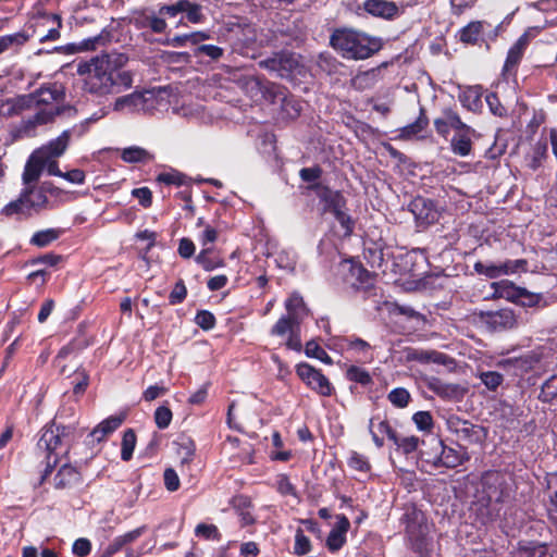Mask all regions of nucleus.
Returning a JSON list of instances; mask_svg holds the SVG:
<instances>
[{
	"instance_id": "39",
	"label": "nucleus",
	"mask_w": 557,
	"mask_h": 557,
	"mask_svg": "<svg viewBox=\"0 0 557 557\" xmlns=\"http://www.w3.org/2000/svg\"><path fill=\"white\" fill-rule=\"evenodd\" d=\"M135 445H136V435H135L134 431L129 429L124 432L123 440H122L121 458L124 461H128L132 458Z\"/></svg>"
},
{
	"instance_id": "5",
	"label": "nucleus",
	"mask_w": 557,
	"mask_h": 557,
	"mask_svg": "<svg viewBox=\"0 0 557 557\" xmlns=\"http://www.w3.org/2000/svg\"><path fill=\"white\" fill-rule=\"evenodd\" d=\"M311 189L315 190L318 197L325 202V209L331 211L345 231V235H350L354 228L351 218L343 210L344 198L338 191H333L330 188L320 184L312 185Z\"/></svg>"
},
{
	"instance_id": "23",
	"label": "nucleus",
	"mask_w": 557,
	"mask_h": 557,
	"mask_svg": "<svg viewBox=\"0 0 557 557\" xmlns=\"http://www.w3.org/2000/svg\"><path fill=\"white\" fill-rule=\"evenodd\" d=\"M78 481V471L70 465H63L53 478V485L58 490H63L73 486Z\"/></svg>"
},
{
	"instance_id": "8",
	"label": "nucleus",
	"mask_w": 557,
	"mask_h": 557,
	"mask_svg": "<svg viewBox=\"0 0 557 557\" xmlns=\"http://www.w3.org/2000/svg\"><path fill=\"white\" fill-rule=\"evenodd\" d=\"M297 375L312 389L323 396L331 395L333 387L325 375L308 363H300L296 369Z\"/></svg>"
},
{
	"instance_id": "61",
	"label": "nucleus",
	"mask_w": 557,
	"mask_h": 557,
	"mask_svg": "<svg viewBox=\"0 0 557 557\" xmlns=\"http://www.w3.org/2000/svg\"><path fill=\"white\" fill-rule=\"evenodd\" d=\"M197 54H205L212 60H218L223 55V49L214 45H201L197 48Z\"/></svg>"
},
{
	"instance_id": "11",
	"label": "nucleus",
	"mask_w": 557,
	"mask_h": 557,
	"mask_svg": "<svg viewBox=\"0 0 557 557\" xmlns=\"http://www.w3.org/2000/svg\"><path fill=\"white\" fill-rule=\"evenodd\" d=\"M482 318L487 327L493 331L511 330L518 325L515 312L508 308L485 312Z\"/></svg>"
},
{
	"instance_id": "48",
	"label": "nucleus",
	"mask_w": 557,
	"mask_h": 557,
	"mask_svg": "<svg viewBox=\"0 0 557 557\" xmlns=\"http://www.w3.org/2000/svg\"><path fill=\"white\" fill-rule=\"evenodd\" d=\"M428 125V121L425 117H419L416 122L405 126L401 128V137L403 138H411L416 136L417 134L421 133L425 126Z\"/></svg>"
},
{
	"instance_id": "31",
	"label": "nucleus",
	"mask_w": 557,
	"mask_h": 557,
	"mask_svg": "<svg viewBox=\"0 0 557 557\" xmlns=\"http://www.w3.org/2000/svg\"><path fill=\"white\" fill-rule=\"evenodd\" d=\"M61 234L62 231L59 228H47L38 231L32 236L30 244L40 248L47 247L52 242L57 240Z\"/></svg>"
},
{
	"instance_id": "4",
	"label": "nucleus",
	"mask_w": 557,
	"mask_h": 557,
	"mask_svg": "<svg viewBox=\"0 0 557 557\" xmlns=\"http://www.w3.org/2000/svg\"><path fill=\"white\" fill-rule=\"evenodd\" d=\"M331 46L348 60H364L382 48L379 38L352 28L335 29L330 38Z\"/></svg>"
},
{
	"instance_id": "51",
	"label": "nucleus",
	"mask_w": 557,
	"mask_h": 557,
	"mask_svg": "<svg viewBox=\"0 0 557 557\" xmlns=\"http://www.w3.org/2000/svg\"><path fill=\"white\" fill-rule=\"evenodd\" d=\"M521 295H519V298L517 299L516 304H519L523 307H534L537 306L543 296L542 294L531 293L528 289L521 287Z\"/></svg>"
},
{
	"instance_id": "44",
	"label": "nucleus",
	"mask_w": 557,
	"mask_h": 557,
	"mask_svg": "<svg viewBox=\"0 0 557 557\" xmlns=\"http://www.w3.org/2000/svg\"><path fill=\"white\" fill-rule=\"evenodd\" d=\"M404 454L414 451L419 445V438L416 436H401L398 433L396 438L392 441Z\"/></svg>"
},
{
	"instance_id": "32",
	"label": "nucleus",
	"mask_w": 557,
	"mask_h": 557,
	"mask_svg": "<svg viewBox=\"0 0 557 557\" xmlns=\"http://www.w3.org/2000/svg\"><path fill=\"white\" fill-rule=\"evenodd\" d=\"M346 379L362 386H368L372 383L370 373L359 366H349L346 370Z\"/></svg>"
},
{
	"instance_id": "50",
	"label": "nucleus",
	"mask_w": 557,
	"mask_h": 557,
	"mask_svg": "<svg viewBox=\"0 0 557 557\" xmlns=\"http://www.w3.org/2000/svg\"><path fill=\"white\" fill-rule=\"evenodd\" d=\"M473 268H474V271L480 275H484L488 278L499 277L498 263H484V262L478 261L474 263Z\"/></svg>"
},
{
	"instance_id": "27",
	"label": "nucleus",
	"mask_w": 557,
	"mask_h": 557,
	"mask_svg": "<svg viewBox=\"0 0 557 557\" xmlns=\"http://www.w3.org/2000/svg\"><path fill=\"white\" fill-rule=\"evenodd\" d=\"M513 557H557L556 552L546 544L519 547Z\"/></svg>"
},
{
	"instance_id": "60",
	"label": "nucleus",
	"mask_w": 557,
	"mask_h": 557,
	"mask_svg": "<svg viewBox=\"0 0 557 557\" xmlns=\"http://www.w3.org/2000/svg\"><path fill=\"white\" fill-rule=\"evenodd\" d=\"M187 295V289L185 287V284L183 281H178L173 290L171 292L169 296V300L171 305H177L181 304Z\"/></svg>"
},
{
	"instance_id": "47",
	"label": "nucleus",
	"mask_w": 557,
	"mask_h": 557,
	"mask_svg": "<svg viewBox=\"0 0 557 557\" xmlns=\"http://www.w3.org/2000/svg\"><path fill=\"white\" fill-rule=\"evenodd\" d=\"M410 394L405 388H395L389 392L388 400L398 408H404L408 405Z\"/></svg>"
},
{
	"instance_id": "20",
	"label": "nucleus",
	"mask_w": 557,
	"mask_h": 557,
	"mask_svg": "<svg viewBox=\"0 0 557 557\" xmlns=\"http://www.w3.org/2000/svg\"><path fill=\"white\" fill-rule=\"evenodd\" d=\"M370 433L377 447H382L385 438L393 441L397 432L389 425L387 420H370Z\"/></svg>"
},
{
	"instance_id": "34",
	"label": "nucleus",
	"mask_w": 557,
	"mask_h": 557,
	"mask_svg": "<svg viewBox=\"0 0 557 557\" xmlns=\"http://www.w3.org/2000/svg\"><path fill=\"white\" fill-rule=\"evenodd\" d=\"M482 22H471L460 30L459 38L465 44H475L482 33Z\"/></svg>"
},
{
	"instance_id": "35",
	"label": "nucleus",
	"mask_w": 557,
	"mask_h": 557,
	"mask_svg": "<svg viewBox=\"0 0 557 557\" xmlns=\"http://www.w3.org/2000/svg\"><path fill=\"white\" fill-rule=\"evenodd\" d=\"M121 158L125 162L136 163V162H145V161L149 160L151 157H150V153L147 150H145L144 148L133 146V147L123 149Z\"/></svg>"
},
{
	"instance_id": "56",
	"label": "nucleus",
	"mask_w": 557,
	"mask_h": 557,
	"mask_svg": "<svg viewBox=\"0 0 557 557\" xmlns=\"http://www.w3.org/2000/svg\"><path fill=\"white\" fill-rule=\"evenodd\" d=\"M195 322L202 330L208 331L213 329V326L215 325V318L211 312L202 310L196 314Z\"/></svg>"
},
{
	"instance_id": "62",
	"label": "nucleus",
	"mask_w": 557,
	"mask_h": 557,
	"mask_svg": "<svg viewBox=\"0 0 557 557\" xmlns=\"http://www.w3.org/2000/svg\"><path fill=\"white\" fill-rule=\"evenodd\" d=\"M163 478H164V485L168 491L174 492L180 487L178 475L173 469H171V468L166 469L164 471Z\"/></svg>"
},
{
	"instance_id": "64",
	"label": "nucleus",
	"mask_w": 557,
	"mask_h": 557,
	"mask_svg": "<svg viewBox=\"0 0 557 557\" xmlns=\"http://www.w3.org/2000/svg\"><path fill=\"white\" fill-rule=\"evenodd\" d=\"M218 238V231L209 224L205 225L203 231L199 235L200 244L206 248L208 244H212Z\"/></svg>"
},
{
	"instance_id": "43",
	"label": "nucleus",
	"mask_w": 557,
	"mask_h": 557,
	"mask_svg": "<svg viewBox=\"0 0 557 557\" xmlns=\"http://www.w3.org/2000/svg\"><path fill=\"white\" fill-rule=\"evenodd\" d=\"M557 396V373L547 379L543 385L540 398L543 403H548Z\"/></svg>"
},
{
	"instance_id": "29",
	"label": "nucleus",
	"mask_w": 557,
	"mask_h": 557,
	"mask_svg": "<svg viewBox=\"0 0 557 557\" xmlns=\"http://www.w3.org/2000/svg\"><path fill=\"white\" fill-rule=\"evenodd\" d=\"M285 308L287 310L288 315H290L299 321L307 313V309H306L304 299L297 293L292 294L287 298V300L285 301Z\"/></svg>"
},
{
	"instance_id": "2",
	"label": "nucleus",
	"mask_w": 557,
	"mask_h": 557,
	"mask_svg": "<svg viewBox=\"0 0 557 557\" xmlns=\"http://www.w3.org/2000/svg\"><path fill=\"white\" fill-rule=\"evenodd\" d=\"M127 62L123 53H106L77 65V74L84 77V89L90 94L104 96L113 94L114 74Z\"/></svg>"
},
{
	"instance_id": "22",
	"label": "nucleus",
	"mask_w": 557,
	"mask_h": 557,
	"mask_svg": "<svg viewBox=\"0 0 557 557\" xmlns=\"http://www.w3.org/2000/svg\"><path fill=\"white\" fill-rule=\"evenodd\" d=\"M493 289V296L496 298H504L511 302H517L519 295H521V287L515 285L512 282L508 280H502L499 282H494L491 285Z\"/></svg>"
},
{
	"instance_id": "33",
	"label": "nucleus",
	"mask_w": 557,
	"mask_h": 557,
	"mask_svg": "<svg viewBox=\"0 0 557 557\" xmlns=\"http://www.w3.org/2000/svg\"><path fill=\"white\" fill-rule=\"evenodd\" d=\"M26 196L21 193L20 197L8 203L1 211L2 214L7 216H12L14 214H23V215H29L32 212L28 209V206L26 205Z\"/></svg>"
},
{
	"instance_id": "12",
	"label": "nucleus",
	"mask_w": 557,
	"mask_h": 557,
	"mask_svg": "<svg viewBox=\"0 0 557 557\" xmlns=\"http://www.w3.org/2000/svg\"><path fill=\"white\" fill-rule=\"evenodd\" d=\"M407 359L410 361H418L420 363L433 362L443 364L448 369H451L455 366V360L453 358L436 350L409 349L407 352Z\"/></svg>"
},
{
	"instance_id": "42",
	"label": "nucleus",
	"mask_w": 557,
	"mask_h": 557,
	"mask_svg": "<svg viewBox=\"0 0 557 557\" xmlns=\"http://www.w3.org/2000/svg\"><path fill=\"white\" fill-rule=\"evenodd\" d=\"M305 352L308 357L317 358L326 364L333 363V360L327 352L314 341H310L306 344Z\"/></svg>"
},
{
	"instance_id": "37",
	"label": "nucleus",
	"mask_w": 557,
	"mask_h": 557,
	"mask_svg": "<svg viewBox=\"0 0 557 557\" xmlns=\"http://www.w3.org/2000/svg\"><path fill=\"white\" fill-rule=\"evenodd\" d=\"M364 258L371 268H381L384 262V249L381 244H373L364 249Z\"/></svg>"
},
{
	"instance_id": "14",
	"label": "nucleus",
	"mask_w": 557,
	"mask_h": 557,
	"mask_svg": "<svg viewBox=\"0 0 557 557\" xmlns=\"http://www.w3.org/2000/svg\"><path fill=\"white\" fill-rule=\"evenodd\" d=\"M72 133L73 131L65 129L59 137L50 140L48 144L35 151L42 158H59L65 152L70 144Z\"/></svg>"
},
{
	"instance_id": "1",
	"label": "nucleus",
	"mask_w": 557,
	"mask_h": 557,
	"mask_svg": "<svg viewBox=\"0 0 557 557\" xmlns=\"http://www.w3.org/2000/svg\"><path fill=\"white\" fill-rule=\"evenodd\" d=\"M65 90L62 84L52 83L40 87L33 94L8 98L0 101V115L11 117L24 110H35V114L23 120L16 129L17 136L29 137L38 125L50 123L61 113Z\"/></svg>"
},
{
	"instance_id": "9",
	"label": "nucleus",
	"mask_w": 557,
	"mask_h": 557,
	"mask_svg": "<svg viewBox=\"0 0 557 557\" xmlns=\"http://www.w3.org/2000/svg\"><path fill=\"white\" fill-rule=\"evenodd\" d=\"M409 209L420 227L434 224L440 219V211L435 208L433 201L423 197L414 198L410 202Z\"/></svg>"
},
{
	"instance_id": "21",
	"label": "nucleus",
	"mask_w": 557,
	"mask_h": 557,
	"mask_svg": "<svg viewBox=\"0 0 557 557\" xmlns=\"http://www.w3.org/2000/svg\"><path fill=\"white\" fill-rule=\"evenodd\" d=\"M145 99L140 92H133L115 99L113 110L116 112H135L144 108Z\"/></svg>"
},
{
	"instance_id": "30",
	"label": "nucleus",
	"mask_w": 557,
	"mask_h": 557,
	"mask_svg": "<svg viewBox=\"0 0 557 557\" xmlns=\"http://www.w3.org/2000/svg\"><path fill=\"white\" fill-rule=\"evenodd\" d=\"M482 91L481 87L474 86L467 88L460 96L462 104L471 111H478L481 106Z\"/></svg>"
},
{
	"instance_id": "17",
	"label": "nucleus",
	"mask_w": 557,
	"mask_h": 557,
	"mask_svg": "<svg viewBox=\"0 0 557 557\" xmlns=\"http://www.w3.org/2000/svg\"><path fill=\"white\" fill-rule=\"evenodd\" d=\"M245 88L252 98L260 94L265 99H272L276 96L278 86L271 83L264 84L260 78L250 76L245 81Z\"/></svg>"
},
{
	"instance_id": "16",
	"label": "nucleus",
	"mask_w": 557,
	"mask_h": 557,
	"mask_svg": "<svg viewBox=\"0 0 557 557\" xmlns=\"http://www.w3.org/2000/svg\"><path fill=\"white\" fill-rule=\"evenodd\" d=\"M470 459L465 449L447 447L441 441L440 467L454 469Z\"/></svg>"
},
{
	"instance_id": "26",
	"label": "nucleus",
	"mask_w": 557,
	"mask_h": 557,
	"mask_svg": "<svg viewBox=\"0 0 557 557\" xmlns=\"http://www.w3.org/2000/svg\"><path fill=\"white\" fill-rule=\"evenodd\" d=\"M469 133L470 132L462 131L453 136L450 147L455 154L467 157L471 153L472 143Z\"/></svg>"
},
{
	"instance_id": "59",
	"label": "nucleus",
	"mask_w": 557,
	"mask_h": 557,
	"mask_svg": "<svg viewBox=\"0 0 557 557\" xmlns=\"http://www.w3.org/2000/svg\"><path fill=\"white\" fill-rule=\"evenodd\" d=\"M114 90L119 92V87H123L124 89L129 88L133 83L132 74L127 71H120V69L114 74Z\"/></svg>"
},
{
	"instance_id": "13",
	"label": "nucleus",
	"mask_w": 557,
	"mask_h": 557,
	"mask_svg": "<svg viewBox=\"0 0 557 557\" xmlns=\"http://www.w3.org/2000/svg\"><path fill=\"white\" fill-rule=\"evenodd\" d=\"M350 528L348 518L344 515L337 516V522L326 539V546L331 552H337L346 543V533Z\"/></svg>"
},
{
	"instance_id": "36",
	"label": "nucleus",
	"mask_w": 557,
	"mask_h": 557,
	"mask_svg": "<svg viewBox=\"0 0 557 557\" xmlns=\"http://www.w3.org/2000/svg\"><path fill=\"white\" fill-rule=\"evenodd\" d=\"M210 250V248H203L195 259L196 262L207 272L224 265V261L222 259H213L209 256Z\"/></svg>"
},
{
	"instance_id": "18",
	"label": "nucleus",
	"mask_w": 557,
	"mask_h": 557,
	"mask_svg": "<svg viewBox=\"0 0 557 557\" xmlns=\"http://www.w3.org/2000/svg\"><path fill=\"white\" fill-rule=\"evenodd\" d=\"M529 39L527 35H522L518 40L510 47L507 53V58L503 67V72L509 73L515 70L520 63L524 51L528 47Z\"/></svg>"
},
{
	"instance_id": "53",
	"label": "nucleus",
	"mask_w": 557,
	"mask_h": 557,
	"mask_svg": "<svg viewBox=\"0 0 557 557\" xmlns=\"http://www.w3.org/2000/svg\"><path fill=\"white\" fill-rule=\"evenodd\" d=\"M348 466L360 472H368L370 470V463L368 459L356 451H352L350 454V457L348 458Z\"/></svg>"
},
{
	"instance_id": "24",
	"label": "nucleus",
	"mask_w": 557,
	"mask_h": 557,
	"mask_svg": "<svg viewBox=\"0 0 557 557\" xmlns=\"http://www.w3.org/2000/svg\"><path fill=\"white\" fill-rule=\"evenodd\" d=\"M26 196V205L28 209L32 211H39L46 208L48 203V198L46 196L45 189L42 187H29L23 189L22 191Z\"/></svg>"
},
{
	"instance_id": "28",
	"label": "nucleus",
	"mask_w": 557,
	"mask_h": 557,
	"mask_svg": "<svg viewBox=\"0 0 557 557\" xmlns=\"http://www.w3.org/2000/svg\"><path fill=\"white\" fill-rule=\"evenodd\" d=\"M547 157V144L537 141L532 147L531 153L527 157V165L531 170H537Z\"/></svg>"
},
{
	"instance_id": "46",
	"label": "nucleus",
	"mask_w": 557,
	"mask_h": 557,
	"mask_svg": "<svg viewBox=\"0 0 557 557\" xmlns=\"http://www.w3.org/2000/svg\"><path fill=\"white\" fill-rule=\"evenodd\" d=\"M479 377L490 391H495L504 381L503 375L496 371L481 372Z\"/></svg>"
},
{
	"instance_id": "6",
	"label": "nucleus",
	"mask_w": 557,
	"mask_h": 557,
	"mask_svg": "<svg viewBox=\"0 0 557 557\" xmlns=\"http://www.w3.org/2000/svg\"><path fill=\"white\" fill-rule=\"evenodd\" d=\"M72 430L67 426H64L60 423H57L55 420L50 421L42 429L41 436L39 438V446L45 447V449L49 453L48 455V465L42 475V480L47 478V475L51 472L50 458L51 454L61 446L64 442H67L71 437Z\"/></svg>"
},
{
	"instance_id": "49",
	"label": "nucleus",
	"mask_w": 557,
	"mask_h": 557,
	"mask_svg": "<svg viewBox=\"0 0 557 557\" xmlns=\"http://www.w3.org/2000/svg\"><path fill=\"white\" fill-rule=\"evenodd\" d=\"M195 534L198 537H203L206 540H220V533L218 528L214 524H206L199 523L195 529Z\"/></svg>"
},
{
	"instance_id": "57",
	"label": "nucleus",
	"mask_w": 557,
	"mask_h": 557,
	"mask_svg": "<svg viewBox=\"0 0 557 557\" xmlns=\"http://www.w3.org/2000/svg\"><path fill=\"white\" fill-rule=\"evenodd\" d=\"M485 100L492 114L496 116H505L507 114L506 108L500 103L495 94L491 92L486 95Z\"/></svg>"
},
{
	"instance_id": "10",
	"label": "nucleus",
	"mask_w": 557,
	"mask_h": 557,
	"mask_svg": "<svg viewBox=\"0 0 557 557\" xmlns=\"http://www.w3.org/2000/svg\"><path fill=\"white\" fill-rule=\"evenodd\" d=\"M423 449L418 459L419 468L424 472H432L440 468L441 440L431 437L429 442L422 441Z\"/></svg>"
},
{
	"instance_id": "19",
	"label": "nucleus",
	"mask_w": 557,
	"mask_h": 557,
	"mask_svg": "<svg viewBox=\"0 0 557 557\" xmlns=\"http://www.w3.org/2000/svg\"><path fill=\"white\" fill-rule=\"evenodd\" d=\"M363 7L369 14L383 18H393L398 13L397 5L386 0H367Z\"/></svg>"
},
{
	"instance_id": "25",
	"label": "nucleus",
	"mask_w": 557,
	"mask_h": 557,
	"mask_svg": "<svg viewBox=\"0 0 557 557\" xmlns=\"http://www.w3.org/2000/svg\"><path fill=\"white\" fill-rule=\"evenodd\" d=\"M42 157H40L36 151L32 153L28 161L26 162L24 173H23V182L26 185L30 183L37 182L42 173Z\"/></svg>"
},
{
	"instance_id": "15",
	"label": "nucleus",
	"mask_w": 557,
	"mask_h": 557,
	"mask_svg": "<svg viewBox=\"0 0 557 557\" xmlns=\"http://www.w3.org/2000/svg\"><path fill=\"white\" fill-rule=\"evenodd\" d=\"M428 387L444 399H460L466 393V388L459 384L445 383L436 377L428 382Z\"/></svg>"
},
{
	"instance_id": "38",
	"label": "nucleus",
	"mask_w": 557,
	"mask_h": 557,
	"mask_svg": "<svg viewBox=\"0 0 557 557\" xmlns=\"http://www.w3.org/2000/svg\"><path fill=\"white\" fill-rule=\"evenodd\" d=\"M45 24H51L50 29L40 38L41 42L57 40L60 37L61 18L57 14H47L44 17Z\"/></svg>"
},
{
	"instance_id": "63",
	"label": "nucleus",
	"mask_w": 557,
	"mask_h": 557,
	"mask_svg": "<svg viewBox=\"0 0 557 557\" xmlns=\"http://www.w3.org/2000/svg\"><path fill=\"white\" fill-rule=\"evenodd\" d=\"M72 550L78 557H86L91 550V544L87 539H78L74 542Z\"/></svg>"
},
{
	"instance_id": "40",
	"label": "nucleus",
	"mask_w": 557,
	"mask_h": 557,
	"mask_svg": "<svg viewBox=\"0 0 557 557\" xmlns=\"http://www.w3.org/2000/svg\"><path fill=\"white\" fill-rule=\"evenodd\" d=\"M527 261L523 259L506 260L498 263L499 276L510 275L520 271H525Z\"/></svg>"
},
{
	"instance_id": "3",
	"label": "nucleus",
	"mask_w": 557,
	"mask_h": 557,
	"mask_svg": "<svg viewBox=\"0 0 557 557\" xmlns=\"http://www.w3.org/2000/svg\"><path fill=\"white\" fill-rule=\"evenodd\" d=\"M512 487L513 479L509 473L487 471L482 475L475 506L483 523L494 521L499 516L502 505L510 498Z\"/></svg>"
},
{
	"instance_id": "54",
	"label": "nucleus",
	"mask_w": 557,
	"mask_h": 557,
	"mask_svg": "<svg viewBox=\"0 0 557 557\" xmlns=\"http://www.w3.org/2000/svg\"><path fill=\"white\" fill-rule=\"evenodd\" d=\"M184 175L176 171L163 172L157 176V181L159 183H163L165 185H176L181 186L184 184Z\"/></svg>"
},
{
	"instance_id": "58",
	"label": "nucleus",
	"mask_w": 557,
	"mask_h": 557,
	"mask_svg": "<svg viewBox=\"0 0 557 557\" xmlns=\"http://www.w3.org/2000/svg\"><path fill=\"white\" fill-rule=\"evenodd\" d=\"M189 8L188 0H180L174 4L163 5L160 8V14H168L170 16H176L181 12H185L186 9Z\"/></svg>"
},
{
	"instance_id": "41",
	"label": "nucleus",
	"mask_w": 557,
	"mask_h": 557,
	"mask_svg": "<svg viewBox=\"0 0 557 557\" xmlns=\"http://www.w3.org/2000/svg\"><path fill=\"white\" fill-rule=\"evenodd\" d=\"M299 320L290 317V315H283L278 319V321L274 324V326L271 330L272 335L283 336L287 332L292 331L293 326L295 324H298Z\"/></svg>"
},
{
	"instance_id": "52",
	"label": "nucleus",
	"mask_w": 557,
	"mask_h": 557,
	"mask_svg": "<svg viewBox=\"0 0 557 557\" xmlns=\"http://www.w3.org/2000/svg\"><path fill=\"white\" fill-rule=\"evenodd\" d=\"M282 110L290 119H295L300 114L301 104L292 97L282 99Z\"/></svg>"
},
{
	"instance_id": "7",
	"label": "nucleus",
	"mask_w": 557,
	"mask_h": 557,
	"mask_svg": "<svg viewBox=\"0 0 557 557\" xmlns=\"http://www.w3.org/2000/svg\"><path fill=\"white\" fill-rule=\"evenodd\" d=\"M259 65L270 72H275L280 77H288L299 67V59L295 53L282 51L261 60Z\"/></svg>"
},
{
	"instance_id": "45",
	"label": "nucleus",
	"mask_w": 557,
	"mask_h": 557,
	"mask_svg": "<svg viewBox=\"0 0 557 557\" xmlns=\"http://www.w3.org/2000/svg\"><path fill=\"white\" fill-rule=\"evenodd\" d=\"M311 550V542L308 536L304 534L301 529H297L295 534L294 554L304 556Z\"/></svg>"
},
{
	"instance_id": "55",
	"label": "nucleus",
	"mask_w": 557,
	"mask_h": 557,
	"mask_svg": "<svg viewBox=\"0 0 557 557\" xmlns=\"http://www.w3.org/2000/svg\"><path fill=\"white\" fill-rule=\"evenodd\" d=\"M443 114L445 115V117H446L450 128H454V129L459 131V132H462V131L471 132L472 131L470 128V126L466 125L460 120L459 115L455 111L448 109V110H445L443 112Z\"/></svg>"
}]
</instances>
